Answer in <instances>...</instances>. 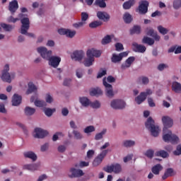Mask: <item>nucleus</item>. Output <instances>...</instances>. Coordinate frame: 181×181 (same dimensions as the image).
Returning a JSON list of instances; mask_svg holds the SVG:
<instances>
[{"label":"nucleus","mask_w":181,"mask_h":181,"mask_svg":"<svg viewBox=\"0 0 181 181\" xmlns=\"http://www.w3.org/2000/svg\"><path fill=\"white\" fill-rule=\"evenodd\" d=\"M81 21L86 22L88 19V13L86 12H82L81 14Z\"/></svg>","instance_id":"obj_55"},{"label":"nucleus","mask_w":181,"mask_h":181,"mask_svg":"<svg viewBox=\"0 0 181 181\" xmlns=\"http://www.w3.org/2000/svg\"><path fill=\"white\" fill-rule=\"evenodd\" d=\"M24 112L25 115L30 116V115H33V114L36 112V110L33 107H26L25 108Z\"/></svg>","instance_id":"obj_33"},{"label":"nucleus","mask_w":181,"mask_h":181,"mask_svg":"<svg viewBox=\"0 0 181 181\" xmlns=\"http://www.w3.org/2000/svg\"><path fill=\"white\" fill-rule=\"evenodd\" d=\"M76 76L78 77V78H81V77H83V69H78L76 70Z\"/></svg>","instance_id":"obj_62"},{"label":"nucleus","mask_w":181,"mask_h":181,"mask_svg":"<svg viewBox=\"0 0 181 181\" xmlns=\"http://www.w3.org/2000/svg\"><path fill=\"white\" fill-rule=\"evenodd\" d=\"M90 95L92 97H94V95H96L98 97V95H103V90L100 88H93L90 92Z\"/></svg>","instance_id":"obj_31"},{"label":"nucleus","mask_w":181,"mask_h":181,"mask_svg":"<svg viewBox=\"0 0 181 181\" xmlns=\"http://www.w3.org/2000/svg\"><path fill=\"white\" fill-rule=\"evenodd\" d=\"M94 5L99 6V8H107V4L103 0H95Z\"/></svg>","instance_id":"obj_37"},{"label":"nucleus","mask_w":181,"mask_h":181,"mask_svg":"<svg viewBox=\"0 0 181 181\" xmlns=\"http://www.w3.org/2000/svg\"><path fill=\"white\" fill-rule=\"evenodd\" d=\"M71 84V80L70 78H66L64 81V86L69 87Z\"/></svg>","instance_id":"obj_64"},{"label":"nucleus","mask_w":181,"mask_h":181,"mask_svg":"<svg viewBox=\"0 0 181 181\" xmlns=\"http://www.w3.org/2000/svg\"><path fill=\"white\" fill-rule=\"evenodd\" d=\"M93 156H94V150H89L87 152V158L88 159H91V158H93Z\"/></svg>","instance_id":"obj_63"},{"label":"nucleus","mask_w":181,"mask_h":181,"mask_svg":"<svg viewBox=\"0 0 181 181\" xmlns=\"http://www.w3.org/2000/svg\"><path fill=\"white\" fill-rule=\"evenodd\" d=\"M103 170L107 173H112V172H114V173H119L122 170V168L121 167V165L116 163L105 167Z\"/></svg>","instance_id":"obj_7"},{"label":"nucleus","mask_w":181,"mask_h":181,"mask_svg":"<svg viewBox=\"0 0 181 181\" xmlns=\"http://www.w3.org/2000/svg\"><path fill=\"white\" fill-rule=\"evenodd\" d=\"M19 9V4L18 1L13 0L9 3L8 11L11 12V15H14L15 12Z\"/></svg>","instance_id":"obj_14"},{"label":"nucleus","mask_w":181,"mask_h":181,"mask_svg":"<svg viewBox=\"0 0 181 181\" xmlns=\"http://www.w3.org/2000/svg\"><path fill=\"white\" fill-rule=\"evenodd\" d=\"M96 16L100 21H103V22H108L111 18L110 14L105 11H98Z\"/></svg>","instance_id":"obj_13"},{"label":"nucleus","mask_w":181,"mask_h":181,"mask_svg":"<svg viewBox=\"0 0 181 181\" xmlns=\"http://www.w3.org/2000/svg\"><path fill=\"white\" fill-rule=\"evenodd\" d=\"M127 56H128V52H121L119 54H112L111 62L112 63H119V62H121L124 57H127Z\"/></svg>","instance_id":"obj_10"},{"label":"nucleus","mask_w":181,"mask_h":181,"mask_svg":"<svg viewBox=\"0 0 181 181\" xmlns=\"http://www.w3.org/2000/svg\"><path fill=\"white\" fill-rule=\"evenodd\" d=\"M18 18H20L21 23L20 33L25 34L30 28V21L29 20V18L25 17L23 13L18 14Z\"/></svg>","instance_id":"obj_4"},{"label":"nucleus","mask_w":181,"mask_h":181,"mask_svg":"<svg viewBox=\"0 0 181 181\" xmlns=\"http://www.w3.org/2000/svg\"><path fill=\"white\" fill-rule=\"evenodd\" d=\"M133 47H134V52H137L138 53H145L146 52V47L145 45H139L136 42L132 43Z\"/></svg>","instance_id":"obj_19"},{"label":"nucleus","mask_w":181,"mask_h":181,"mask_svg":"<svg viewBox=\"0 0 181 181\" xmlns=\"http://www.w3.org/2000/svg\"><path fill=\"white\" fill-rule=\"evenodd\" d=\"M34 104L36 107H46V102L43 101V100H36L34 102Z\"/></svg>","instance_id":"obj_42"},{"label":"nucleus","mask_w":181,"mask_h":181,"mask_svg":"<svg viewBox=\"0 0 181 181\" xmlns=\"http://www.w3.org/2000/svg\"><path fill=\"white\" fill-rule=\"evenodd\" d=\"M18 21H21V18L19 17L15 18L12 16L8 17V18L7 19V21L8 22V23H16Z\"/></svg>","instance_id":"obj_47"},{"label":"nucleus","mask_w":181,"mask_h":181,"mask_svg":"<svg viewBox=\"0 0 181 181\" xmlns=\"http://www.w3.org/2000/svg\"><path fill=\"white\" fill-rule=\"evenodd\" d=\"M35 134L34 135L35 138H45V136H47L49 134L47 131L43 130L40 128H35Z\"/></svg>","instance_id":"obj_16"},{"label":"nucleus","mask_w":181,"mask_h":181,"mask_svg":"<svg viewBox=\"0 0 181 181\" xmlns=\"http://www.w3.org/2000/svg\"><path fill=\"white\" fill-rule=\"evenodd\" d=\"M79 103H81L83 107H88V105L91 104V101H90L89 98L87 97L79 98Z\"/></svg>","instance_id":"obj_29"},{"label":"nucleus","mask_w":181,"mask_h":181,"mask_svg":"<svg viewBox=\"0 0 181 181\" xmlns=\"http://www.w3.org/2000/svg\"><path fill=\"white\" fill-rule=\"evenodd\" d=\"M172 90L178 94H181V84L178 82H173L172 84Z\"/></svg>","instance_id":"obj_26"},{"label":"nucleus","mask_w":181,"mask_h":181,"mask_svg":"<svg viewBox=\"0 0 181 181\" xmlns=\"http://www.w3.org/2000/svg\"><path fill=\"white\" fill-rule=\"evenodd\" d=\"M36 90H37L36 86L33 84V82H30L28 83V89L26 91V94L28 95L32 94V93H33V91H36Z\"/></svg>","instance_id":"obj_32"},{"label":"nucleus","mask_w":181,"mask_h":181,"mask_svg":"<svg viewBox=\"0 0 181 181\" xmlns=\"http://www.w3.org/2000/svg\"><path fill=\"white\" fill-rule=\"evenodd\" d=\"M146 100V95L144 93H141L139 95L135 98L136 103L139 105Z\"/></svg>","instance_id":"obj_27"},{"label":"nucleus","mask_w":181,"mask_h":181,"mask_svg":"<svg viewBox=\"0 0 181 181\" xmlns=\"http://www.w3.org/2000/svg\"><path fill=\"white\" fill-rule=\"evenodd\" d=\"M70 172L71 173L70 177H81V176H84V173L83 172V170H77L72 168H71Z\"/></svg>","instance_id":"obj_18"},{"label":"nucleus","mask_w":181,"mask_h":181,"mask_svg":"<svg viewBox=\"0 0 181 181\" xmlns=\"http://www.w3.org/2000/svg\"><path fill=\"white\" fill-rule=\"evenodd\" d=\"M135 5V0H128L127 1H125L122 6H123V9L125 10H128V9H131V8H132V6H134Z\"/></svg>","instance_id":"obj_28"},{"label":"nucleus","mask_w":181,"mask_h":181,"mask_svg":"<svg viewBox=\"0 0 181 181\" xmlns=\"http://www.w3.org/2000/svg\"><path fill=\"white\" fill-rule=\"evenodd\" d=\"M86 56L87 57H93V59L94 57H100L101 56V51L92 48L87 50Z\"/></svg>","instance_id":"obj_15"},{"label":"nucleus","mask_w":181,"mask_h":181,"mask_svg":"<svg viewBox=\"0 0 181 181\" xmlns=\"http://www.w3.org/2000/svg\"><path fill=\"white\" fill-rule=\"evenodd\" d=\"M45 101L46 103H48V104H52V103H53V98L50 95L49 93L46 95Z\"/></svg>","instance_id":"obj_57"},{"label":"nucleus","mask_w":181,"mask_h":181,"mask_svg":"<svg viewBox=\"0 0 181 181\" xmlns=\"http://www.w3.org/2000/svg\"><path fill=\"white\" fill-rule=\"evenodd\" d=\"M156 156H160L161 158H168L169 154L168 152L165 151L164 150L158 151L156 153Z\"/></svg>","instance_id":"obj_40"},{"label":"nucleus","mask_w":181,"mask_h":181,"mask_svg":"<svg viewBox=\"0 0 181 181\" xmlns=\"http://www.w3.org/2000/svg\"><path fill=\"white\" fill-rule=\"evenodd\" d=\"M141 42L144 43V45H148V46H153V45H155V40H153L148 36H144L141 40Z\"/></svg>","instance_id":"obj_24"},{"label":"nucleus","mask_w":181,"mask_h":181,"mask_svg":"<svg viewBox=\"0 0 181 181\" xmlns=\"http://www.w3.org/2000/svg\"><path fill=\"white\" fill-rule=\"evenodd\" d=\"M71 59L76 62H81L84 57V52L83 50H76L71 55Z\"/></svg>","instance_id":"obj_12"},{"label":"nucleus","mask_w":181,"mask_h":181,"mask_svg":"<svg viewBox=\"0 0 181 181\" xmlns=\"http://www.w3.org/2000/svg\"><path fill=\"white\" fill-rule=\"evenodd\" d=\"M164 128L163 129V139L164 142H171V144H177L179 142V137L176 134H173L172 131L168 128L173 127V119L168 116L162 117Z\"/></svg>","instance_id":"obj_1"},{"label":"nucleus","mask_w":181,"mask_h":181,"mask_svg":"<svg viewBox=\"0 0 181 181\" xmlns=\"http://www.w3.org/2000/svg\"><path fill=\"white\" fill-rule=\"evenodd\" d=\"M102 45H108V43L111 42V36L106 35L103 40H102Z\"/></svg>","instance_id":"obj_46"},{"label":"nucleus","mask_w":181,"mask_h":181,"mask_svg":"<svg viewBox=\"0 0 181 181\" xmlns=\"http://www.w3.org/2000/svg\"><path fill=\"white\" fill-rule=\"evenodd\" d=\"M94 131H95L94 126H88L84 129L83 132H85V134H90L94 132Z\"/></svg>","instance_id":"obj_44"},{"label":"nucleus","mask_w":181,"mask_h":181,"mask_svg":"<svg viewBox=\"0 0 181 181\" xmlns=\"http://www.w3.org/2000/svg\"><path fill=\"white\" fill-rule=\"evenodd\" d=\"M149 7V1L141 0L139 2V6L136 9V12L139 15H146L148 13V8Z\"/></svg>","instance_id":"obj_5"},{"label":"nucleus","mask_w":181,"mask_h":181,"mask_svg":"<svg viewBox=\"0 0 181 181\" xmlns=\"http://www.w3.org/2000/svg\"><path fill=\"white\" fill-rule=\"evenodd\" d=\"M142 81L143 84L146 85L148 84V83H149V78H148V77L146 76H141L140 78H139V81Z\"/></svg>","instance_id":"obj_56"},{"label":"nucleus","mask_w":181,"mask_h":181,"mask_svg":"<svg viewBox=\"0 0 181 181\" xmlns=\"http://www.w3.org/2000/svg\"><path fill=\"white\" fill-rule=\"evenodd\" d=\"M103 25V22L95 21L89 24V28L91 29H95V28H98V26H101Z\"/></svg>","instance_id":"obj_38"},{"label":"nucleus","mask_w":181,"mask_h":181,"mask_svg":"<svg viewBox=\"0 0 181 181\" xmlns=\"http://www.w3.org/2000/svg\"><path fill=\"white\" fill-rule=\"evenodd\" d=\"M115 47L117 52H121V50H124V45L119 42L115 44Z\"/></svg>","instance_id":"obj_58"},{"label":"nucleus","mask_w":181,"mask_h":181,"mask_svg":"<svg viewBox=\"0 0 181 181\" xmlns=\"http://www.w3.org/2000/svg\"><path fill=\"white\" fill-rule=\"evenodd\" d=\"M107 153H108V150H104L100 154H98V156L94 159L93 162V166H98L99 165H100L103 160H104V158L107 156Z\"/></svg>","instance_id":"obj_9"},{"label":"nucleus","mask_w":181,"mask_h":181,"mask_svg":"<svg viewBox=\"0 0 181 181\" xmlns=\"http://www.w3.org/2000/svg\"><path fill=\"white\" fill-rule=\"evenodd\" d=\"M66 36L67 37H74L76 36V30L71 31V30L67 29L66 30Z\"/></svg>","instance_id":"obj_51"},{"label":"nucleus","mask_w":181,"mask_h":181,"mask_svg":"<svg viewBox=\"0 0 181 181\" xmlns=\"http://www.w3.org/2000/svg\"><path fill=\"white\" fill-rule=\"evenodd\" d=\"M73 134L74 135V137L76 138V139H83V134H81L80 132L74 130Z\"/></svg>","instance_id":"obj_48"},{"label":"nucleus","mask_w":181,"mask_h":181,"mask_svg":"<svg viewBox=\"0 0 181 181\" xmlns=\"http://www.w3.org/2000/svg\"><path fill=\"white\" fill-rule=\"evenodd\" d=\"M181 7V0H175L173 2L174 9H179Z\"/></svg>","instance_id":"obj_53"},{"label":"nucleus","mask_w":181,"mask_h":181,"mask_svg":"<svg viewBox=\"0 0 181 181\" xmlns=\"http://www.w3.org/2000/svg\"><path fill=\"white\" fill-rule=\"evenodd\" d=\"M145 125L153 136H158L159 135V127L155 125V121L152 117H150L147 119Z\"/></svg>","instance_id":"obj_3"},{"label":"nucleus","mask_w":181,"mask_h":181,"mask_svg":"<svg viewBox=\"0 0 181 181\" xmlns=\"http://www.w3.org/2000/svg\"><path fill=\"white\" fill-rule=\"evenodd\" d=\"M23 156L25 158L31 159L33 162H35L37 160V156H36L33 151H25L23 153Z\"/></svg>","instance_id":"obj_22"},{"label":"nucleus","mask_w":181,"mask_h":181,"mask_svg":"<svg viewBox=\"0 0 181 181\" xmlns=\"http://www.w3.org/2000/svg\"><path fill=\"white\" fill-rule=\"evenodd\" d=\"M105 132H107V130H103L100 133L97 134L95 136V141L103 139V136L105 135Z\"/></svg>","instance_id":"obj_45"},{"label":"nucleus","mask_w":181,"mask_h":181,"mask_svg":"<svg viewBox=\"0 0 181 181\" xmlns=\"http://www.w3.org/2000/svg\"><path fill=\"white\" fill-rule=\"evenodd\" d=\"M110 105L114 110H123L127 105L125 101L119 99L114 100L111 102Z\"/></svg>","instance_id":"obj_8"},{"label":"nucleus","mask_w":181,"mask_h":181,"mask_svg":"<svg viewBox=\"0 0 181 181\" xmlns=\"http://www.w3.org/2000/svg\"><path fill=\"white\" fill-rule=\"evenodd\" d=\"M38 53L41 55L42 59L49 61V64L54 69H57L60 62H62V58L60 57H52V50H47V48L45 47H40L37 49Z\"/></svg>","instance_id":"obj_2"},{"label":"nucleus","mask_w":181,"mask_h":181,"mask_svg":"<svg viewBox=\"0 0 181 181\" xmlns=\"http://www.w3.org/2000/svg\"><path fill=\"white\" fill-rule=\"evenodd\" d=\"M155 153V151L152 149H148L146 151V153H144L145 156H146L147 158H148L149 159H152V158H153V155Z\"/></svg>","instance_id":"obj_43"},{"label":"nucleus","mask_w":181,"mask_h":181,"mask_svg":"<svg viewBox=\"0 0 181 181\" xmlns=\"http://www.w3.org/2000/svg\"><path fill=\"white\" fill-rule=\"evenodd\" d=\"M103 86L105 88L107 97H114V91L112 90V85L107 82V78H104L103 79Z\"/></svg>","instance_id":"obj_11"},{"label":"nucleus","mask_w":181,"mask_h":181,"mask_svg":"<svg viewBox=\"0 0 181 181\" xmlns=\"http://www.w3.org/2000/svg\"><path fill=\"white\" fill-rule=\"evenodd\" d=\"M90 107H92V108H100V107H101V104H100V102H98V100L93 103L90 102Z\"/></svg>","instance_id":"obj_54"},{"label":"nucleus","mask_w":181,"mask_h":181,"mask_svg":"<svg viewBox=\"0 0 181 181\" xmlns=\"http://www.w3.org/2000/svg\"><path fill=\"white\" fill-rule=\"evenodd\" d=\"M165 69H169V66L166 64H160L158 66V70H159V71H163Z\"/></svg>","instance_id":"obj_52"},{"label":"nucleus","mask_w":181,"mask_h":181,"mask_svg":"<svg viewBox=\"0 0 181 181\" xmlns=\"http://www.w3.org/2000/svg\"><path fill=\"white\" fill-rule=\"evenodd\" d=\"M123 20L124 21V23H131V22L134 21V18H132V16L129 13L126 12L123 15Z\"/></svg>","instance_id":"obj_30"},{"label":"nucleus","mask_w":181,"mask_h":181,"mask_svg":"<svg viewBox=\"0 0 181 181\" xmlns=\"http://www.w3.org/2000/svg\"><path fill=\"white\" fill-rule=\"evenodd\" d=\"M8 71H9V64H6L2 71L1 80L6 83H12L11 77H15V74H11V75Z\"/></svg>","instance_id":"obj_6"},{"label":"nucleus","mask_w":181,"mask_h":181,"mask_svg":"<svg viewBox=\"0 0 181 181\" xmlns=\"http://www.w3.org/2000/svg\"><path fill=\"white\" fill-rule=\"evenodd\" d=\"M174 155H175L176 156H179V155H181V144H179L177 146V149L176 151H175L173 152Z\"/></svg>","instance_id":"obj_59"},{"label":"nucleus","mask_w":181,"mask_h":181,"mask_svg":"<svg viewBox=\"0 0 181 181\" xmlns=\"http://www.w3.org/2000/svg\"><path fill=\"white\" fill-rule=\"evenodd\" d=\"M176 175V172L173 170V168H167L164 173V175L162 176L163 180H166L168 177H172V176H175Z\"/></svg>","instance_id":"obj_20"},{"label":"nucleus","mask_w":181,"mask_h":181,"mask_svg":"<svg viewBox=\"0 0 181 181\" xmlns=\"http://www.w3.org/2000/svg\"><path fill=\"white\" fill-rule=\"evenodd\" d=\"M0 26L4 29L6 32H11L12 29H13V27L11 25L6 24L5 23H1L0 24Z\"/></svg>","instance_id":"obj_36"},{"label":"nucleus","mask_w":181,"mask_h":181,"mask_svg":"<svg viewBox=\"0 0 181 181\" xmlns=\"http://www.w3.org/2000/svg\"><path fill=\"white\" fill-rule=\"evenodd\" d=\"M163 170V167L160 164H157L152 167L151 172L153 173V175H159L160 173V171Z\"/></svg>","instance_id":"obj_25"},{"label":"nucleus","mask_w":181,"mask_h":181,"mask_svg":"<svg viewBox=\"0 0 181 181\" xmlns=\"http://www.w3.org/2000/svg\"><path fill=\"white\" fill-rule=\"evenodd\" d=\"M157 29L159 33H160L161 35H168V33L169 32V30H168V28H165L162 25H158L157 27Z\"/></svg>","instance_id":"obj_39"},{"label":"nucleus","mask_w":181,"mask_h":181,"mask_svg":"<svg viewBox=\"0 0 181 181\" xmlns=\"http://www.w3.org/2000/svg\"><path fill=\"white\" fill-rule=\"evenodd\" d=\"M11 103L12 105H13L14 107H18V105H21L22 103V96L19 95L17 93H15L13 95Z\"/></svg>","instance_id":"obj_17"},{"label":"nucleus","mask_w":181,"mask_h":181,"mask_svg":"<svg viewBox=\"0 0 181 181\" xmlns=\"http://www.w3.org/2000/svg\"><path fill=\"white\" fill-rule=\"evenodd\" d=\"M38 168V164H26L23 165V169L24 170H30L31 172H33L37 170Z\"/></svg>","instance_id":"obj_23"},{"label":"nucleus","mask_w":181,"mask_h":181,"mask_svg":"<svg viewBox=\"0 0 181 181\" xmlns=\"http://www.w3.org/2000/svg\"><path fill=\"white\" fill-rule=\"evenodd\" d=\"M86 22H83V21H80L76 23L73 24L74 28H75L76 29H78L79 28H83V26L84 25H86Z\"/></svg>","instance_id":"obj_50"},{"label":"nucleus","mask_w":181,"mask_h":181,"mask_svg":"<svg viewBox=\"0 0 181 181\" xmlns=\"http://www.w3.org/2000/svg\"><path fill=\"white\" fill-rule=\"evenodd\" d=\"M105 74H107V70H102L98 72L97 78H101V77H103V76H105Z\"/></svg>","instance_id":"obj_60"},{"label":"nucleus","mask_w":181,"mask_h":181,"mask_svg":"<svg viewBox=\"0 0 181 181\" xmlns=\"http://www.w3.org/2000/svg\"><path fill=\"white\" fill-rule=\"evenodd\" d=\"M139 35L141 33V26L134 25L132 29L130 30V35Z\"/></svg>","instance_id":"obj_34"},{"label":"nucleus","mask_w":181,"mask_h":181,"mask_svg":"<svg viewBox=\"0 0 181 181\" xmlns=\"http://www.w3.org/2000/svg\"><path fill=\"white\" fill-rule=\"evenodd\" d=\"M135 62V57H129L124 64H122V69L123 70H125V69H129V67H131V65L132 63Z\"/></svg>","instance_id":"obj_21"},{"label":"nucleus","mask_w":181,"mask_h":181,"mask_svg":"<svg viewBox=\"0 0 181 181\" xmlns=\"http://www.w3.org/2000/svg\"><path fill=\"white\" fill-rule=\"evenodd\" d=\"M56 111V109H50V108H47L45 110V115H47V117H52V115H53V112Z\"/></svg>","instance_id":"obj_49"},{"label":"nucleus","mask_w":181,"mask_h":181,"mask_svg":"<svg viewBox=\"0 0 181 181\" xmlns=\"http://www.w3.org/2000/svg\"><path fill=\"white\" fill-rule=\"evenodd\" d=\"M148 103L149 107H156V105L155 104V102H153V99H152V98H148Z\"/></svg>","instance_id":"obj_61"},{"label":"nucleus","mask_w":181,"mask_h":181,"mask_svg":"<svg viewBox=\"0 0 181 181\" xmlns=\"http://www.w3.org/2000/svg\"><path fill=\"white\" fill-rule=\"evenodd\" d=\"M135 145V142L132 140H126L123 142V146L125 148H131V146H134Z\"/></svg>","instance_id":"obj_41"},{"label":"nucleus","mask_w":181,"mask_h":181,"mask_svg":"<svg viewBox=\"0 0 181 181\" xmlns=\"http://www.w3.org/2000/svg\"><path fill=\"white\" fill-rule=\"evenodd\" d=\"M93 62H94V57H88V58L85 59L83 64L86 67H90V66H93Z\"/></svg>","instance_id":"obj_35"}]
</instances>
